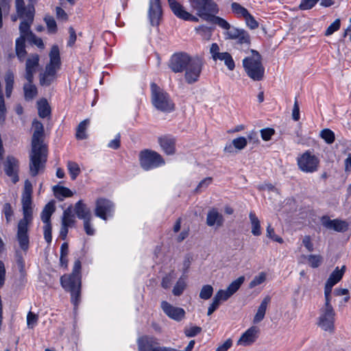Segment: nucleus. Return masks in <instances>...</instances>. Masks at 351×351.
Wrapping results in <instances>:
<instances>
[{
  "instance_id": "f257e3e1",
  "label": "nucleus",
  "mask_w": 351,
  "mask_h": 351,
  "mask_svg": "<svg viewBox=\"0 0 351 351\" xmlns=\"http://www.w3.org/2000/svg\"><path fill=\"white\" fill-rule=\"evenodd\" d=\"M204 66L203 60L198 56H191L186 53H178L172 56L169 67L175 73L184 71V80L191 84L199 80Z\"/></svg>"
},
{
  "instance_id": "f03ea898",
  "label": "nucleus",
  "mask_w": 351,
  "mask_h": 351,
  "mask_svg": "<svg viewBox=\"0 0 351 351\" xmlns=\"http://www.w3.org/2000/svg\"><path fill=\"white\" fill-rule=\"evenodd\" d=\"M34 132L32 138L29 172L36 176L45 168L47 160V148L43 144L44 127L41 122L34 120L32 123Z\"/></svg>"
},
{
  "instance_id": "7ed1b4c3",
  "label": "nucleus",
  "mask_w": 351,
  "mask_h": 351,
  "mask_svg": "<svg viewBox=\"0 0 351 351\" xmlns=\"http://www.w3.org/2000/svg\"><path fill=\"white\" fill-rule=\"evenodd\" d=\"M81 262L76 260L74 263L73 271L71 274L64 275L60 278L62 287L71 292V302L77 306L80 300L81 293Z\"/></svg>"
},
{
  "instance_id": "20e7f679",
  "label": "nucleus",
  "mask_w": 351,
  "mask_h": 351,
  "mask_svg": "<svg viewBox=\"0 0 351 351\" xmlns=\"http://www.w3.org/2000/svg\"><path fill=\"white\" fill-rule=\"evenodd\" d=\"M49 62L46 65L43 73L40 74V84L49 86L56 78V73L60 68V51L57 45H53L49 52Z\"/></svg>"
},
{
  "instance_id": "39448f33",
  "label": "nucleus",
  "mask_w": 351,
  "mask_h": 351,
  "mask_svg": "<svg viewBox=\"0 0 351 351\" xmlns=\"http://www.w3.org/2000/svg\"><path fill=\"white\" fill-rule=\"evenodd\" d=\"M252 55L243 60V66L247 76L254 81H261L264 77L265 68L258 52L252 50Z\"/></svg>"
},
{
  "instance_id": "423d86ee",
  "label": "nucleus",
  "mask_w": 351,
  "mask_h": 351,
  "mask_svg": "<svg viewBox=\"0 0 351 351\" xmlns=\"http://www.w3.org/2000/svg\"><path fill=\"white\" fill-rule=\"evenodd\" d=\"M151 99L153 106L158 110L169 112L174 110L175 105L169 94L160 88L156 84L152 83Z\"/></svg>"
},
{
  "instance_id": "0eeeda50",
  "label": "nucleus",
  "mask_w": 351,
  "mask_h": 351,
  "mask_svg": "<svg viewBox=\"0 0 351 351\" xmlns=\"http://www.w3.org/2000/svg\"><path fill=\"white\" fill-rule=\"evenodd\" d=\"M189 3L196 16L204 21L208 19L212 14L219 12L218 5L213 0H189Z\"/></svg>"
},
{
  "instance_id": "6e6552de",
  "label": "nucleus",
  "mask_w": 351,
  "mask_h": 351,
  "mask_svg": "<svg viewBox=\"0 0 351 351\" xmlns=\"http://www.w3.org/2000/svg\"><path fill=\"white\" fill-rule=\"evenodd\" d=\"M335 312L331 304H324L320 309L318 326L329 333L335 332Z\"/></svg>"
},
{
  "instance_id": "1a4fd4ad",
  "label": "nucleus",
  "mask_w": 351,
  "mask_h": 351,
  "mask_svg": "<svg viewBox=\"0 0 351 351\" xmlns=\"http://www.w3.org/2000/svg\"><path fill=\"white\" fill-rule=\"evenodd\" d=\"M139 162L144 170L148 171L163 165L165 160L157 152L146 149L140 152Z\"/></svg>"
},
{
  "instance_id": "9d476101",
  "label": "nucleus",
  "mask_w": 351,
  "mask_h": 351,
  "mask_svg": "<svg viewBox=\"0 0 351 351\" xmlns=\"http://www.w3.org/2000/svg\"><path fill=\"white\" fill-rule=\"evenodd\" d=\"M299 169L304 173H313L318 170L319 159L310 151H306L298 157Z\"/></svg>"
},
{
  "instance_id": "9b49d317",
  "label": "nucleus",
  "mask_w": 351,
  "mask_h": 351,
  "mask_svg": "<svg viewBox=\"0 0 351 351\" xmlns=\"http://www.w3.org/2000/svg\"><path fill=\"white\" fill-rule=\"evenodd\" d=\"M95 215L104 220H107L113 216L114 204L108 199L99 197L95 201Z\"/></svg>"
},
{
  "instance_id": "f8f14e48",
  "label": "nucleus",
  "mask_w": 351,
  "mask_h": 351,
  "mask_svg": "<svg viewBox=\"0 0 351 351\" xmlns=\"http://www.w3.org/2000/svg\"><path fill=\"white\" fill-rule=\"evenodd\" d=\"M34 8L33 5L29 6L27 12H25V16L19 26L20 37L24 39L28 38L30 36H34V34L30 31V25L34 20Z\"/></svg>"
},
{
  "instance_id": "ddd939ff",
  "label": "nucleus",
  "mask_w": 351,
  "mask_h": 351,
  "mask_svg": "<svg viewBox=\"0 0 351 351\" xmlns=\"http://www.w3.org/2000/svg\"><path fill=\"white\" fill-rule=\"evenodd\" d=\"M168 3L171 11L178 18L184 21L198 22V17L186 11L179 2L176 0H168Z\"/></svg>"
},
{
  "instance_id": "4468645a",
  "label": "nucleus",
  "mask_w": 351,
  "mask_h": 351,
  "mask_svg": "<svg viewBox=\"0 0 351 351\" xmlns=\"http://www.w3.org/2000/svg\"><path fill=\"white\" fill-rule=\"evenodd\" d=\"M39 56L32 53L28 56L25 62V78L28 82H33L34 75L36 73L39 66Z\"/></svg>"
},
{
  "instance_id": "2eb2a0df",
  "label": "nucleus",
  "mask_w": 351,
  "mask_h": 351,
  "mask_svg": "<svg viewBox=\"0 0 351 351\" xmlns=\"http://www.w3.org/2000/svg\"><path fill=\"white\" fill-rule=\"evenodd\" d=\"M160 306L163 312L170 319L180 322L185 317L186 313L182 308L174 306L166 301H162Z\"/></svg>"
},
{
  "instance_id": "dca6fc26",
  "label": "nucleus",
  "mask_w": 351,
  "mask_h": 351,
  "mask_svg": "<svg viewBox=\"0 0 351 351\" xmlns=\"http://www.w3.org/2000/svg\"><path fill=\"white\" fill-rule=\"evenodd\" d=\"M158 344L154 337L144 336L138 339V351H165V348L158 346Z\"/></svg>"
},
{
  "instance_id": "f3484780",
  "label": "nucleus",
  "mask_w": 351,
  "mask_h": 351,
  "mask_svg": "<svg viewBox=\"0 0 351 351\" xmlns=\"http://www.w3.org/2000/svg\"><path fill=\"white\" fill-rule=\"evenodd\" d=\"M259 332L260 329L258 326H251L242 334L237 344L243 346H248L253 344L258 339Z\"/></svg>"
},
{
  "instance_id": "a211bd4d",
  "label": "nucleus",
  "mask_w": 351,
  "mask_h": 351,
  "mask_svg": "<svg viewBox=\"0 0 351 351\" xmlns=\"http://www.w3.org/2000/svg\"><path fill=\"white\" fill-rule=\"evenodd\" d=\"M29 221H19L17 230V240L21 248L26 252L29 247V237L27 234Z\"/></svg>"
},
{
  "instance_id": "6ab92c4d",
  "label": "nucleus",
  "mask_w": 351,
  "mask_h": 351,
  "mask_svg": "<svg viewBox=\"0 0 351 351\" xmlns=\"http://www.w3.org/2000/svg\"><path fill=\"white\" fill-rule=\"evenodd\" d=\"M4 169L6 175L12 179L14 183L19 181V161L14 157L10 156L7 157L4 164Z\"/></svg>"
},
{
  "instance_id": "aec40b11",
  "label": "nucleus",
  "mask_w": 351,
  "mask_h": 351,
  "mask_svg": "<svg viewBox=\"0 0 351 351\" xmlns=\"http://www.w3.org/2000/svg\"><path fill=\"white\" fill-rule=\"evenodd\" d=\"M148 15L151 25L153 26L158 25L162 16V10L160 4V0L149 1Z\"/></svg>"
},
{
  "instance_id": "412c9836",
  "label": "nucleus",
  "mask_w": 351,
  "mask_h": 351,
  "mask_svg": "<svg viewBox=\"0 0 351 351\" xmlns=\"http://www.w3.org/2000/svg\"><path fill=\"white\" fill-rule=\"evenodd\" d=\"M322 224L328 229L337 232H345L348 228V223L346 221L340 219H330L324 217L322 219Z\"/></svg>"
},
{
  "instance_id": "4be33fe9",
  "label": "nucleus",
  "mask_w": 351,
  "mask_h": 351,
  "mask_svg": "<svg viewBox=\"0 0 351 351\" xmlns=\"http://www.w3.org/2000/svg\"><path fill=\"white\" fill-rule=\"evenodd\" d=\"M21 203L23 217L20 221L32 222L33 213L32 195H22Z\"/></svg>"
},
{
  "instance_id": "5701e85b",
  "label": "nucleus",
  "mask_w": 351,
  "mask_h": 351,
  "mask_svg": "<svg viewBox=\"0 0 351 351\" xmlns=\"http://www.w3.org/2000/svg\"><path fill=\"white\" fill-rule=\"evenodd\" d=\"M223 217L217 208H213L207 213L206 224L208 226L221 227L223 223Z\"/></svg>"
},
{
  "instance_id": "b1692460",
  "label": "nucleus",
  "mask_w": 351,
  "mask_h": 351,
  "mask_svg": "<svg viewBox=\"0 0 351 351\" xmlns=\"http://www.w3.org/2000/svg\"><path fill=\"white\" fill-rule=\"evenodd\" d=\"M74 210L77 217L83 221L92 219L93 218L90 210L82 200L78 201L75 204Z\"/></svg>"
},
{
  "instance_id": "393cba45",
  "label": "nucleus",
  "mask_w": 351,
  "mask_h": 351,
  "mask_svg": "<svg viewBox=\"0 0 351 351\" xmlns=\"http://www.w3.org/2000/svg\"><path fill=\"white\" fill-rule=\"evenodd\" d=\"M271 302V298L269 295L265 296L259 305L257 312L256 313L254 319L253 323L258 324L261 322L265 317V313L267 311V308L268 304Z\"/></svg>"
},
{
  "instance_id": "a878e982",
  "label": "nucleus",
  "mask_w": 351,
  "mask_h": 351,
  "mask_svg": "<svg viewBox=\"0 0 351 351\" xmlns=\"http://www.w3.org/2000/svg\"><path fill=\"white\" fill-rule=\"evenodd\" d=\"M160 147L162 150L168 155L173 154L175 152V139L167 136L159 138Z\"/></svg>"
},
{
  "instance_id": "bb28decb",
  "label": "nucleus",
  "mask_w": 351,
  "mask_h": 351,
  "mask_svg": "<svg viewBox=\"0 0 351 351\" xmlns=\"http://www.w3.org/2000/svg\"><path fill=\"white\" fill-rule=\"evenodd\" d=\"M54 211L55 205L53 202H50L45 205L40 215L41 220L45 224L51 223V216L54 213Z\"/></svg>"
},
{
  "instance_id": "cd10ccee",
  "label": "nucleus",
  "mask_w": 351,
  "mask_h": 351,
  "mask_svg": "<svg viewBox=\"0 0 351 351\" xmlns=\"http://www.w3.org/2000/svg\"><path fill=\"white\" fill-rule=\"evenodd\" d=\"M232 143V145H228L225 147L224 150L226 152H232V146L239 150L243 149L247 144V140L245 137L240 136L233 139Z\"/></svg>"
},
{
  "instance_id": "c85d7f7f",
  "label": "nucleus",
  "mask_w": 351,
  "mask_h": 351,
  "mask_svg": "<svg viewBox=\"0 0 351 351\" xmlns=\"http://www.w3.org/2000/svg\"><path fill=\"white\" fill-rule=\"evenodd\" d=\"M32 82L27 81L23 86L24 96L26 100L33 99L38 94L37 88Z\"/></svg>"
},
{
  "instance_id": "c756f323",
  "label": "nucleus",
  "mask_w": 351,
  "mask_h": 351,
  "mask_svg": "<svg viewBox=\"0 0 351 351\" xmlns=\"http://www.w3.org/2000/svg\"><path fill=\"white\" fill-rule=\"evenodd\" d=\"M249 218L252 226V233L254 236H259L261 234V228L260 221L254 212H250Z\"/></svg>"
},
{
  "instance_id": "7c9ffc66",
  "label": "nucleus",
  "mask_w": 351,
  "mask_h": 351,
  "mask_svg": "<svg viewBox=\"0 0 351 351\" xmlns=\"http://www.w3.org/2000/svg\"><path fill=\"white\" fill-rule=\"evenodd\" d=\"M28 1H29V5H27V7H25L23 0H15L17 15L19 18L24 17L25 12H27V10L29 9V6L33 5V7L34 8V4L37 1V0H28Z\"/></svg>"
},
{
  "instance_id": "2f4dec72",
  "label": "nucleus",
  "mask_w": 351,
  "mask_h": 351,
  "mask_svg": "<svg viewBox=\"0 0 351 351\" xmlns=\"http://www.w3.org/2000/svg\"><path fill=\"white\" fill-rule=\"evenodd\" d=\"M75 216L72 213L71 208L69 207L64 210L63 212L61 224L64 226L71 228L75 224Z\"/></svg>"
},
{
  "instance_id": "473e14b6",
  "label": "nucleus",
  "mask_w": 351,
  "mask_h": 351,
  "mask_svg": "<svg viewBox=\"0 0 351 351\" xmlns=\"http://www.w3.org/2000/svg\"><path fill=\"white\" fill-rule=\"evenodd\" d=\"M38 115L41 118H45L50 114V107L45 99H41L37 101Z\"/></svg>"
},
{
  "instance_id": "72a5a7b5",
  "label": "nucleus",
  "mask_w": 351,
  "mask_h": 351,
  "mask_svg": "<svg viewBox=\"0 0 351 351\" xmlns=\"http://www.w3.org/2000/svg\"><path fill=\"white\" fill-rule=\"evenodd\" d=\"M25 39L23 38H18L16 40V53L19 60L23 62L26 55L25 49Z\"/></svg>"
},
{
  "instance_id": "f704fd0d",
  "label": "nucleus",
  "mask_w": 351,
  "mask_h": 351,
  "mask_svg": "<svg viewBox=\"0 0 351 351\" xmlns=\"http://www.w3.org/2000/svg\"><path fill=\"white\" fill-rule=\"evenodd\" d=\"M346 269V266H343L341 269L337 267L333 272L330 275L327 282L332 285H336L342 278Z\"/></svg>"
},
{
  "instance_id": "c9c22d12",
  "label": "nucleus",
  "mask_w": 351,
  "mask_h": 351,
  "mask_svg": "<svg viewBox=\"0 0 351 351\" xmlns=\"http://www.w3.org/2000/svg\"><path fill=\"white\" fill-rule=\"evenodd\" d=\"M53 191L57 198L69 197L73 195V192L68 188L61 186H54Z\"/></svg>"
},
{
  "instance_id": "e433bc0d",
  "label": "nucleus",
  "mask_w": 351,
  "mask_h": 351,
  "mask_svg": "<svg viewBox=\"0 0 351 351\" xmlns=\"http://www.w3.org/2000/svg\"><path fill=\"white\" fill-rule=\"evenodd\" d=\"M216 14H212L210 17L206 21L217 25L219 27L225 30L230 29V24L223 18L216 16Z\"/></svg>"
},
{
  "instance_id": "4c0bfd02",
  "label": "nucleus",
  "mask_w": 351,
  "mask_h": 351,
  "mask_svg": "<svg viewBox=\"0 0 351 351\" xmlns=\"http://www.w3.org/2000/svg\"><path fill=\"white\" fill-rule=\"evenodd\" d=\"M217 60L224 62V64L230 71L234 70L235 67L234 61L232 56L228 52H221Z\"/></svg>"
},
{
  "instance_id": "58836bf2",
  "label": "nucleus",
  "mask_w": 351,
  "mask_h": 351,
  "mask_svg": "<svg viewBox=\"0 0 351 351\" xmlns=\"http://www.w3.org/2000/svg\"><path fill=\"white\" fill-rule=\"evenodd\" d=\"M301 258H304L308 261V265L313 268L318 267L323 261V258L320 255L311 254L308 256L303 255Z\"/></svg>"
},
{
  "instance_id": "ea45409f",
  "label": "nucleus",
  "mask_w": 351,
  "mask_h": 351,
  "mask_svg": "<svg viewBox=\"0 0 351 351\" xmlns=\"http://www.w3.org/2000/svg\"><path fill=\"white\" fill-rule=\"evenodd\" d=\"M244 281H245V277L243 276L239 277L238 278H237L236 280L232 281L229 285V286L226 289L228 292L231 295H232L234 293H235L239 290V289L242 285V284L244 282Z\"/></svg>"
},
{
  "instance_id": "a19ab883",
  "label": "nucleus",
  "mask_w": 351,
  "mask_h": 351,
  "mask_svg": "<svg viewBox=\"0 0 351 351\" xmlns=\"http://www.w3.org/2000/svg\"><path fill=\"white\" fill-rule=\"evenodd\" d=\"M89 119H85L80 123L77 126L76 132V138L77 139H85L86 138V130L89 124Z\"/></svg>"
},
{
  "instance_id": "79ce46f5",
  "label": "nucleus",
  "mask_w": 351,
  "mask_h": 351,
  "mask_svg": "<svg viewBox=\"0 0 351 351\" xmlns=\"http://www.w3.org/2000/svg\"><path fill=\"white\" fill-rule=\"evenodd\" d=\"M186 287L185 278L180 277L173 289V294L176 296L180 295Z\"/></svg>"
},
{
  "instance_id": "37998d69",
  "label": "nucleus",
  "mask_w": 351,
  "mask_h": 351,
  "mask_svg": "<svg viewBox=\"0 0 351 351\" xmlns=\"http://www.w3.org/2000/svg\"><path fill=\"white\" fill-rule=\"evenodd\" d=\"M267 279V274L265 272H260L255 276L249 284V288L252 289L265 282Z\"/></svg>"
},
{
  "instance_id": "c03bdc74",
  "label": "nucleus",
  "mask_w": 351,
  "mask_h": 351,
  "mask_svg": "<svg viewBox=\"0 0 351 351\" xmlns=\"http://www.w3.org/2000/svg\"><path fill=\"white\" fill-rule=\"evenodd\" d=\"M67 168L71 175V179L73 180H75L80 173L79 165L75 162L69 161L67 162Z\"/></svg>"
},
{
  "instance_id": "a18cd8bd",
  "label": "nucleus",
  "mask_w": 351,
  "mask_h": 351,
  "mask_svg": "<svg viewBox=\"0 0 351 351\" xmlns=\"http://www.w3.org/2000/svg\"><path fill=\"white\" fill-rule=\"evenodd\" d=\"M213 293V287L210 285H204L199 292V298L202 300H208Z\"/></svg>"
},
{
  "instance_id": "49530a36",
  "label": "nucleus",
  "mask_w": 351,
  "mask_h": 351,
  "mask_svg": "<svg viewBox=\"0 0 351 351\" xmlns=\"http://www.w3.org/2000/svg\"><path fill=\"white\" fill-rule=\"evenodd\" d=\"M231 8L233 12L238 16L245 17V16L249 13L247 9H245L238 3H232L231 5Z\"/></svg>"
},
{
  "instance_id": "de8ad7c7",
  "label": "nucleus",
  "mask_w": 351,
  "mask_h": 351,
  "mask_svg": "<svg viewBox=\"0 0 351 351\" xmlns=\"http://www.w3.org/2000/svg\"><path fill=\"white\" fill-rule=\"evenodd\" d=\"M320 136L327 143L331 144L335 141V134L330 129H324L320 132Z\"/></svg>"
},
{
  "instance_id": "09e8293b",
  "label": "nucleus",
  "mask_w": 351,
  "mask_h": 351,
  "mask_svg": "<svg viewBox=\"0 0 351 351\" xmlns=\"http://www.w3.org/2000/svg\"><path fill=\"white\" fill-rule=\"evenodd\" d=\"M44 20L46 23L48 32L51 34L56 33L57 31V25L53 17L49 15H47L45 16Z\"/></svg>"
},
{
  "instance_id": "8fccbe9b",
  "label": "nucleus",
  "mask_w": 351,
  "mask_h": 351,
  "mask_svg": "<svg viewBox=\"0 0 351 351\" xmlns=\"http://www.w3.org/2000/svg\"><path fill=\"white\" fill-rule=\"evenodd\" d=\"M242 30V29H238L230 25V29H227L225 32L226 39H236Z\"/></svg>"
},
{
  "instance_id": "3c124183",
  "label": "nucleus",
  "mask_w": 351,
  "mask_h": 351,
  "mask_svg": "<svg viewBox=\"0 0 351 351\" xmlns=\"http://www.w3.org/2000/svg\"><path fill=\"white\" fill-rule=\"evenodd\" d=\"M232 295L228 292L227 289H219L215 295L214 299L221 304L222 301H226Z\"/></svg>"
},
{
  "instance_id": "603ef678",
  "label": "nucleus",
  "mask_w": 351,
  "mask_h": 351,
  "mask_svg": "<svg viewBox=\"0 0 351 351\" xmlns=\"http://www.w3.org/2000/svg\"><path fill=\"white\" fill-rule=\"evenodd\" d=\"M340 25H341L340 19H336L326 29V30L325 32V36H328L332 35L334 32H335L339 29Z\"/></svg>"
},
{
  "instance_id": "864d4df0",
  "label": "nucleus",
  "mask_w": 351,
  "mask_h": 351,
  "mask_svg": "<svg viewBox=\"0 0 351 351\" xmlns=\"http://www.w3.org/2000/svg\"><path fill=\"white\" fill-rule=\"evenodd\" d=\"M10 2V0H0V28L2 27V13H8Z\"/></svg>"
},
{
  "instance_id": "5fc2aeb1",
  "label": "nucleus",
  "mask_w": 351,
  "mask_h": 351,
  "mask_svg": "<svg viewBox=\"0 0 351 351\" xmlns=\"http://www.w3.org/2000/svg\"><path fill=\"white\" fill-rule=\"evenodd\" d=\"M202 331V328L197 326H192L184 329V334L188 337H193L197 335Z\"/></svg>"
},
{
  "instance_id": "6e6d98bb",
  "label": "nucleus",
  "mask_w": 351,
  "mask_h": 351,
  "mask_svg": "<svg viewBox=\"0 0 351 351\" xmlns=\"http://www.w3.org/2000/svg\"><path fill=\"white\" fill-rule=\"evenodd\" d=\"M38 317L36 314L29 311L27 315V325L29 328H33L37 324Z\"/></svg>"
},
{
  "instance_id": "4d7b16f0",
  "label": "nucleus",
  "mask_w": 351,
  "mask_h": 351,
  "mask_svg": "<svg viewBox=\"0 0 351 351\" xmlns=\"http://www.w3.org/2000/svg\"><path fill=\"white\" fill-rule=\"evenodd\" d=\"M243 18L245 21L246 25L251 29H256L258 27V23L255 20V19L250 13H248Z\"/></svg>"
},
{
  "instance_id": "13d9d810",
  "label": "nucleus",
  "mask_w": 351,
  "mask_h": 351,
  "mask_svg": "<svg viewBox=\"0 0 351 351\" xmlns=\"http://www.w3.org/2000/svg\"><path fill=\"white\" fill-rule=\"evenodd\" d=\"M267 236L279 243H283V239L275 234L274 230L271 225H269L267 228Z\"/></svg>"
},
{
  "instance_id": "bf43d9fd",
  "label": "nucleus",
  "mask_w": 351,
  "mask_h": 351,
  "mask_svg": "<svg viewBox=\"0 0 351 351\" xmlns=\"http://www.w3.org/2000/svg\"><path fill=\"white\" fill-rule=\"evenodd\" d=\"M260 132L261 138L265 141H269L271 136L275 134V130L269 128L262 129Z\"/></svg>"
},
{
  "instance_id": "052dcab7",
  "label": "nucleus",
  "mask_w": 351,
  "mask_h": 351,
  "mask_svg": "<svg viewBox=\"0 0 351 351\" xmlns=\"http://www.w3.org/2000/svg\"><path fill=\"white\" fill-rule=\"evenodd\" d=\"M318 1L319 0H302L299 8L302 10L311 9Z\"/></svg>"
},
{
  "instance_id": "680f3d73",
  "label": "nucleus",
  "mask_w": 351,
  "mask_h": 351,
  "mask_svg": "<svg viewBox=\"0 0 351 351\" xmlns=\"http://www.w3.org/2000/svg\"><path fill=\"white\" fill-rule=\"evenodd\" d=\"M246 138L247 142L252 145H258L260 142L257 132L254 130L247 134Z\"/></svg>"
},
{
  "instance_id": "e2e57ef3",
  "label": "nucleus",
  "mask_w": 351,
  "mask_h": 351,
  "mask_svg": "<svg viewBox=\"0 0 351 351\" xmlns=\"http://www.w3.org/2000/svg\"><path fill=\"white\" fill-rule=\"evenodd\" d=\"M238 40V43L240 44H247L249 45L250 42V36L247 32L245 30H242L241 32L239 34V36L236 38Z\"/></svg>"
},
{
  "instance_id": "0e129e2a",
  "label": "nucleus",
  "mask_w": 351,
  "mask_h": 351,
  "mask_svg": "<svg viewBox=\"0 0 351 351\" xmlns=\"http://www.w3.org/2000/svg\"><path fill=\"white\" fill-rule=\"evenodd\" d=\"M44 230V237L46 241L48 243H50L51 242L52 236H51V223H47L45 224L43 227Z\"/></svg>"
},
{
  "instance_id": "69168bd1",
  "label": "nucleus",
  "mask_w": 351,
  "mask_h": 351,
  "mask_svg": "<svg viewBox=\"0 0 351 351\" xmlns=\"http://www.w3.org/2000/svg\"><path fill=\"white\" fill-rule=\"evenodd\" d=\"M211 178H206L198 184L197 188L195 189V191L197 192H201L204 189H206L211 184Z\"/></svg>"
},
{
  "instance_id": "338daca9",
  "label": "nucleus",
  "mask_w": 351,
  "mask_h": 351,
  "mask_svg": "<svg viewBox=\"0 0 351 351\" xmlns=\"http://www.w3.org/2000/svg\"><path fill=\"white\" fill-rule=\"evenodd\" d=\"M3 212L5 215L7 222L9 223L13 215V211L10 204L6 203L3 205Z\"/></svg>"
},
{
  "instance_id": "774afa93",
  "label": "nucleus",
  "mask_w": 351,
  "mask_h": 351,
  "mask_svg": "<svg viewBox=\"0 0 351 351\" xmlns=\"http://www.w3.org/2000/svg\"><path fill=\"white\" fill-rule=\"evenodd\" d=\"M210 53L212 55V58L214 60H217L218 57L221 54L219 52V47L217 43H213L210 47Z\"/></svg>"
}]
</instances>
